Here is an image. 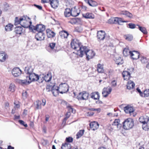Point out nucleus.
<instances>
[{"label":"nucleus","instance_id":"nucleus-1","mask_svg":"<svg viewBox=\"0 0 149 149\" xmlns=\"http://www.w3.org/2000/svg\"><path fill=\"white\" fill-rule=\"evenodd\" d=\"M71 47L73 49L75 50L76 52H74L78 56H82L81 53H82V49L84 47L81 45L79 41L77 39L72 40L70 43Z\"/></svg>","mask_w":149,"mask_h":149},{"label":"nucleus","instance_id":"nucleus-2","mask_svg":"<svg viewBox=\"0 0 149 149\" xmlns=\"http://www.w3.org/2000/svg\"><path fill=\"white\" fill-rule=\"evenodd\" d=\"M53 89L52 90V92L53 94L55 95L54 93L55 91L57 92L58 91L60 93L63 94L67 92L69 90V86L66 83H62L60 84L58 87H57V88L54 90L53 87Z\"/></svg>","mask_w":149,"mask_h":149},{"label":"nucleus","instance_id":"nucleus-3","mask_svg":"<svg viewBox=\"0 0 149 149\" xmlns=\"http://www.w3.org/2000/svg\"><path fill=\"white\" fill-rule=\"evenodd\" d=\"M21 26L25 28H28L32 24L30 18L26 16H24L21 17Z\"/></svg>","mask_w":149,"mask_h":149},{"label":"nucleus","instance_id":"nucleus-4","mask_svg":"<svg viewBox=\"0 0 149 149\" xmlns=\"http://www.w3.org/2000/svg\"><path fill=\"white\" fill-rule=\"evenodd\" d=\"M82 49V53H81L82 56H78L80 57H82L83 55L85 54L86 55V58L88 60H89L90 59L92 58L93 56V54L92 53L93 52L92 50L88 49L86 46H84Z\"/></svg>","mask_w":149,"mask_h":149},{"label":"nucleus","instance_id":"nucleus-5","mask_svg":"<svg viewBox=\"0 0 149 149\" xmlns=\"http://www.w3.org/2000/svg\"><path fill=\"white\" fill-rule=\"evenodd\" d=\"M134 125L133 120L130 118H128L123 122V127L126 130H129L132 128Z\"/></svg>","mask_w":149,"mask_h":149},{"label":"nucleus","instance_id":"nucleus-6","mask_svg":"<svg viewBox=\"0 0 149 149\" xmlns=\"http://www.w3.org/2000/svg\"><path fill=\"white\" fill-rule=\"evenodd\" d=\"M127 22L128 21H124L121 18L118 17H111L108 21V23L109 24H118L119 25H121L122 23Z\"/></svg>","mask_w":149,"mask_h":149},{"label":"nucleus","instance_id":"nucleus-7","mask_svg":"<svg viewBox=\"0 0 149 149\" xmlns=\"http://www.w3.org/2000/svg\"><path fill=\"white\" fill-rule=\"evenodd\" d=\"M40 80L39 81L40 83H42L45 80L46 82H49L51 81L52 78V76L50 73H47L45 75L44 74L40 76Z\"/></svg>","mask_w":149,"mask_h":149},{"label":"nucleus","instance_id":"nucleus-8","mask_svg":"<svg viewBox=\"0 0 149 149\" xmlns=\"http://www.w3.org/2000/svg\"><path fill=\"white\" fill-rule=\"evenodd\" d=\"M26 77L28 79L29 81H31V83L32 81H39L40 80V76L33 72L29 74L28 76H26Z\"/></svg>","mask_w":149,"mask_h":149},{"label":"nucleus","instance_id":"nucleus-9","mask_svg":"<svg viewBox=\"0 0 149 149\" xmlns=\"http://www.w3.org/2000/svg\"><path fill=\"white\" fill-rule=\"evenodd\" d=\"M89 96L88 93L85 91L79 93L77 97V98L79 100H86L88 99Z\"/></svg>","mask_w":149,"mask_h":149},{"label":"nucleus","instance_id":"nucleus-10","mask_svg":"<svg viewBox=\"0 0 149 149\" xmlns=\"http://www.w3.org/2000/svg\"><path fill=\"white\" fill-rule=\"evenodd\" d=\"M112 88L110 87L104 88L102 90V94L104 97H107L111 92Z\"/></svg>","mask_w":149,"mask_h":149},{"label":"nucleus","instance_id":"nucleus-11","mask_svg":"<svg viewBox=\"0 0 149 149\" xmlns=\"http://www.w3.org/2000/svg\"><path fill=\"white\" fill-rule=\"evenodd\" d=\"M22 73V71L18 68H14L12 70V74L15 77L20 76Z\"/></svg>","mask_w":149,"mask_h":149},{"label":"nucleus","instance_id":"nucleus-12","mask_svg":"<svg viewBox=\"0 0 149 149\" xmlns=\"http://www.w3.org/2000/svg\"><path fill=\"white\" fill-rule=\"evenodd\" d=\"M106 33L104 31H100L97 32V39L100 40H103L105 37Z\"/></svg>","mask_w":149,"mask_h":149},{"label":"nucleus","instance_id":"nucleus-13","mask_svg":"<svg viewBox=\"0 0 149 149\" xmlns=\"http://www.w3.org/2000/svg\"><path fill=\"white\" fill-rule=\"evenodd\" d=\"M45 34L43 32H38L35 36V38L38 41L43 40L45 38Z\"/></svg>","mask_w":149,"mask_h":149},{"label":"nucleus","instance_id":"nucleus-14","mask_svg":"<svg viewBox=\"0 0 149 149\" xmlns=\"http://www.w3.org/2000/svg\"><path fill=\"white\" fill-rule=\"evenodd\" d=\"M66 142L63 143L61 147V149H71L70 143H72L73 140H66Z\"/></svg>","mask_w":149,"mask_h":149},{"label":"nucleus","instance_id":"nucleus-15","mask_svg":"<svg viewBox=\"0 0 149 149\" xmlns=\"http://www.w3.org/2000/svg\"><path fill=\"white\" fill-rule=\"evenodd\" d=\"M45 26L44 25L42 24H38L35 26V30L38 32H43L45 30Z\"/></svg>","mask_w":149,"mask_h":149},{"label":"nucleus","instance_id":"nucleus-16","mask_svg":"<svg viewBox=\"0 0 149 149\" xmlns=\"http://www.w3.org/2000/svg\"><path fill=\"white\" fill-rule=\"evenodd\" d=\"M120 123L119 119H115L112 123V125L116 127L117 130H119L122 127V125Z\"/></svg>","mask_w":149,"mask_h":149},{"label":"nucleus","instance_id":"nucleus-17","mask_svg":"<svg viewBox=\"0 0 149 149\" xmlns=\"http://www.w3.org/2000/svg\"><path fill=\"white\" fill-rule=\"evenodd\" d=\"M124 110L125 112L127 113L131 114L134 111L133 108L130 105H127L124 108Z\"/></svg>","mask_w":149,"mask_h":149},{"label":"nucleus","instance_id":"nucleus-18","mask_svg":"<svg viewBox=\"0 0 149 149\" xmlns=\"http://www.w3.org/2000/svg\"><path fill=\"white\" fill-rule=\"evenodd\" d=\"M130 56L133 59H138L139 56V54L138 52L133 51H132L130 54Z\"/></svg>","mask_w":149,"mask_h":149},{"label":"nucleus","instance_id":"nucleus-19","mask_svg":"<svg viewBox=\"0 0 149 149\" xmlns=\"http://www.w3.org/2000/svg\"><path fill=\"white\" fill-rule=\"evenodd\" d=\"M122 74L125 80H128L131 77L130 74L128 71H124L122 72Z\"/></svg>","mask_w":149,"mask_h":149},{"label":"nucleus","instance_id":"nucleus-20","mask_svg":"<svg viewBox=\"0 0 149 149\" xmlns=\"http://www.w3.org/2000/svg\"><path fill=\"white\" fill-rule=\"evenodd\" d=\"M33 68L31 65H28L25 67L24 71L27 74L29 75L33 73Z\"/></svg>","mask_w":149,"mask_h":149},{"label":"nucleus","instance_id":"nucleus-21","mask_svg":"<svg viewBox=\"0 0 149 149\" xmlns=\"http://www.w3.org/2000/svg\"><path fill=\"white\" fill-rule=\"evenodd\" d=\"M18 83L22 85H27L31 83L28 79L26 77V79L24 80L19 79L18 80Z\"/></svg>","mask_w":149,"mask_h":149},{"label":"nucleus","instance_id":"nucleus-22","mask_svg":"<svg viewBox=\"0 0 149 149\" xmlns=\"http://www.w3.org/2000/svg\"><path fill=\"white\" fill-rule=\"evenodd\" d=\"M119 14L120 15H125L126 17L130 18H132L133 17L132 14L127 10H123L120 11Z\"/></svg>","mask_w":149,"mask_h":149},{"label":"nucleus","instance_id":"nucleus-23","mask_svg":"<svg viewBox=\"0 0 149 149\" xmlns=\"http://www.w3.org/2000/svg\"><path fill=\"white\" fill-rule=\"evenodd\" d=\"M149 120V118L147 116H141L139 118V120L141 123H147Z\"/></svg>","mask_w":149,"mask_h":149},{"label":"nucleus","instance_id":"nucleus-24","mask_svg":"<svg viewBox=\"0 0 149 149\" xmlns=\"http://www.w3.org/2000/svg\"><path fill=\"white\" fill-rule=\"evenodd\" d=\"M134 83L131 81H128L127 85V88L130 90L134 88L135 86Z\"/></svg>","mask_w":149,"mask_h":149},{"label":"nucleus","instance_id":"nucleus-25","mask_svg":"<svg viewBox=\"0 0 149 149\" xmlns=\"http://www.w3.org/2000/svg\"><path fill=\"white\" fill-rule=\"evenodd\" d=\"M97 71L99 73H102L104 72L103 65L100 63L97 64Z\"/></svg>","mask_w":149,"mask_h":149},{"label":"nucleus","instance_id":"nucleus-26","mask_svg":"<svg viewBox=\"0 0 149 149\" xmlns=\"http://www.w3.org/2000/svg\"><path fill=\"white\" fill-rule=\"evenodd\" d=\"M50 4L52 8H56L58 5V0H53L50 2Z\"/></svg>","mask_w":149,"mask_h":149},{"label":"nucleus","instance_id":"nucleus-27","mask_svg":"<svg viewBox=\"0 0 149 149\" xmlns=\"http://www.w3.org/2000/svg\"><path fill=\"white\" fill-rule=\"evenodd\" d=\"M47 37L49 38H53L55 35V33L49 29L47 30Z\"/></svg>","mask_w":149,"mask_h":149},{"label":"nucleus","instance_id":"nucleus-28","mask_svg":"<svg viewBox=\"0 0 149 149\" xmlns=\"http://www.w3.org/2000/svg\"><path fill=\"white\" fill-rule=\"evenodd\" d=\"M6 57H7V55L4 52H0V62L4 61Z\"/></svg>","mask_w":149,"mask_h":149},{"label":"nucleus","instance_id":"nucleus-29","mask_svg":"<svg viewBox=\"0 0 149 149\" xmlns=\"http://www.w3.org/2000/svg\"><path fill=\"white\" fill-rule=\"evenodd\" d=\"M114 60L116 63L118 65L121 64L123 63V59L119 56L116 57Z\"/></svg>","mask_w":149,"mask_h":149},{"label":"nucleus","instance_id":"nucleus-30","mask_svg":"<svg viewBox=\"0 0 149 149\" xmlns=\"http://www.w3.org/2000/svg\"><path fill=\"white\" fill-rule=\"evenodd\" d=\"M59 34L62 38H67L69 35L68 32L65 31L60 32Z\"/></svg>","mask_w":149,"mask_h":149},{"label":"nucleus","instance_id":"nucleus-31","mask_svg":"<svg viewBox=\"0 0 149 149\" xmlns=\"http://www.w3.org/2000/svg\"><path fill=\"white\" fill-rule=\"evenodd\" d=\"M64 14L65 17H66L71 15V10L70 8H66L64 11Z\"/></svg>","mask_w":149,"mask_h":149},{"label":"nucleus","instance_id":"nucleus-32","mask_svg":"<svg viewBox=\"0 0 149 149\" xmlns=\"http://www.w3.org/2000/svg\"><path fill=\"white\" fill-rule=\"evenodd\" d=\"M71 11V15L74 17L78 16L79 14V12H77V10L75 9V7L72 8Z\"/></svg>","mask_w":149,"mask_h":149},{"label":"nucleus","instance_id":"nucleus-33","mask_svg":"<svg viewBox=\"0 0 149 149\" xmlns=\"http://www.w3.org/2000/svg\"><path fill=\"white\" fill-rule=\"evenodd\" d=\"M132 51H130L129 49L125 48L123 50V53L125 56H127L131 54Z\"/></svg>","mask_w":149,"mask_h":149},{"label":"nucleus","instance_id":"nucleus-34","mask_svg":"<svg viewBox=\"0 0 149 149\" xmlns=\"http://www.w3.org/2000/svg\"><path fill=\"white\" fill-rule=\"evenodd\" d=\"M22 28L21 26H17L15 29V32L17 34H21L22 33Z\"/></svg>","mask_w":149,"mask_h":149},{"label":"nucleus","instance_id":"nucleus-35","mask_svg":"<svg viewBox=\"0 0 149 149\" xmlns=\"http://www.w3.org/2000/svg\"><path fill=\"white\" fill-rule=\"evenodd\" d=\"M84 130H80L76 134V139H78L81 137L84 134Z\"/></svg>","mask_w":149,"mask_h":149},{"label":"nucleus","instance_id":"nucleus-36","mask_svg":"<svg viewBox=\"0 0 149 149\" xmlns=\"http://www.w3.org/2000/svg\"><path fill=\"white\" fill-rule=\"evenodd\" d=\"M136 25L138 26V28L139 30L143 34H146L147 33V31L145 28L144 27H141L138 24Z\"/></svg>","mask_w":149,"mask_h":149},{"label":"nucleus","instance_id":"nucleus-37","mask_svg":"<svg viewBox=\"0 0 149 149\" xmlns=\"http://www.w3.org/2000/svg\"><path fill=\"white\" fill-rule=\"evenodd\" d=\"M149 96V89H146L144 91L142 97H147Z\"/></svg>","mask_w":149,"mask_h":149},{"label":"nucleus","instance_id":"nucleus-38","mask_svg":"<svg viewBox=\"0 0 149 149\" xmlns=\"http://www.w3.org/2000/svg\"><path fill=\"white\" fill-rule=\"evenodd\" d=\"M13 25L10 24H8L6 26L5 29L6 31H10L12 30Z\"/></svg>","mask_w":149,"mask_h":149},{"label":"nucleus","instance_id":"nucleus-39","mask_svg":"<svg viewBox=\"0 0 149 149\" xmlns=\"http://www.w3.org/2000/svg\"><path fill=\"white\" fill-rule=\"evenodd\" d=\"M15 85L14 84L11 83L9 86L8 91L12 92L15 91Z\"/></svg>","mask_w":149,"mask_h":149},{"label":"nucleus","instance_id":"nucleus-40","mask_svg":"<svg viewBox=\"0 0 149 149\" xmlns=\"http://www.w3.org/2000/svg\"><path fill=\"white\" fill-rule=\"evenodd\" d=\"M83 16L86 18H93V15L92 13H87L86 14H83Z\"/></svg>","mask_w":149,"mask_h":149},{"label":"nucleus","instance_id":"nucleus-41","mask_svg":"<svg viewBox=\"0 0 149 149\" xmlns=\"http://www.w3.org/2000/svg\"><path fill=\"white\" fill-rule=\"evenodd\" d=\"M36 108L37 109H41V108L42 102L41 101L37 100L36 102Z\"/></svg>","mask_w":149,"mask_h":149},{"label":"nucleus","instance_id":"nucleus-42","mask_svg":"<svg viewBox=\"0 0 149 149\" xmlns=\"http://www.w3.org/2000/svg\"><path fill=\"white\" fill-rule=\"evenodd\" d=\"M100 95L97 92L94 93V100H98L100 98Z\"/></svg>","mask_w":149,"mask_h":149},{"label":"nucleus","instance_id":"nucleus-43","mask_svg":"<svg viewBox=\"0 0 149 149\" xmlns=\"http://www.w3.org/2000/svg\"><path fill=\"white\" fill-rule=\"evenodd\" d=\"M124 38L125 39L129 41H130L133 39V36L130 35L125 36Z\"/></svg>","mask_w":149,"mask_h":149},{"label":"nucleus","instance_id":"nucleus-44","mask_svg":"<svg viewBox=\"0 0 149 149\" xmlns=\"http://www.w3.org/2000/svg\"><path fill=\"white\" fill-rule=\"evenodd\" d=\"M99 125L97 122L94 121V131L98 128Z\"/></svg>","mask_w":149,"mask_h":149},{"label":"nucleus","instance_id":"nucleus-45","mask_svg":"<svg viewBox=\"0 0 149 149\" xmlns=\"http://www.w3.org/2000/svg\"><path fill=\"white\" fill-rule=\"evenodd\" d=\"M21 17L19 19L18 17H16L15 19V25H17L19 24H20L21 25Z\"/></svg>","mask_w":149,"mask_h":149},{"label":"nucleus","instance_id":"nucleus-46","mask_svg":"<svg viewBox=\"0 0 149 149\" xmlns=\"http://www.w3.org/2000/svg\"><path fill=\"white\" fill-rule=\"evenodd\" d=\"M75 30L77 32H81L82 31L83 29L81 26H77L75 28Z\"/></svg>","mask_w":149,"mask_h":149},{"label":"nucleus","instance_id":"nucleus-47","mask_svg":"<svg viewBox=\"0 0 149 149\" xmlns=\"http://www.w3.org/2000/svg\"><path fill=\"white\" fill-rule=\"evenodd\" d=\"M67 107L68 108L69 111L70 112H72L73 113H75V110L73 109L70 106H68Z\"/></svg>","mask_w":149,"mask_h":149},{"label":"nucleus","instance_id":"nucleus-48","mask_svg":"<svg viewBox=\"0 0 149 149\" xmlns=\"http://www.w3.org/2000/svg\"><path fill=\"white\" fill-rule=\"evenodd\" d=\"M28 95L27 92L26 91H23V93H22V96L23 98L24 99H26L27 97H28Z\"/></svg>","mask_w":149,"mask_h":149},{"label":"nucleus","instance_id":"nucleus-49","mask_svg":"<svg viewBox=\"0 0 149 149\" xmlns=\"http://www.w3.org/2000/svg\"><path fill=\"white\" fill-rule=\"evenodd\" d=\"M128 26V27L131 29H133L135 28L136 27V26L135 24L132 23H130L129 24Z\"/></svg>","mask_w":149,"mask_h":149},{"label":"nucleus","instance_id":"nucleus-50","mask_svg":"<svg viewBox=\"0 0 149 149\" xmlns=\"http://www.w3.org/2000/svg\"><path fill=\"white\" fill-rule=\"evenodd\" d=\"M141 61L143 63H145L147 62V59L144 57H142L141 58Z\"/></svg>","mask_w":149,"mask_h":149},{"label":"nucleus","instance_id":"nucleus-51","mask_svg":"<svg viewBox=\"0 0 149 149\" xmlns=\"http://www.w3.org/2000/svg\"><path fill=\"white\" fill-rule=\"evenodd\" d=\"M142 128L143 130H147L149 129L147 125V123H143Z\"/></svg>","mask_w":149,"mask_h":149},{"label":"nucleus","instance_id":"nucleus-52","mask_svg":"<svg viewBox=\"0 0 149 149\" xmlns=\"http://www.w3.org/2000/svg\"><path fill=\"white\" fill-rule=\"evenodd\" d=\"M85 2L88 3L90 6H93V1L92 0H85Z\"/></svg>","mask_w":149,"mask_h":149},{"label":"nucleus","instance_id":"nucleus-53","mask_svg":"<svg viewBox=\"0 0 149 149\" xmlns=\"http://www.w3.org/2000/svg\"><path fill=\"white\" fill-rule=\"evenodd\" d=\"M19 122L20 123V124L24 126L25 127H26L28 126L27 124H25L24 122L22 120H19Z\"/></svg>","mask_w":149,"mask_h":149},{"label":"nucleus","instance_id":"nucleus-54","mask_svg":"<svg viewBox=\"0 0 149 149\" xmlns=\"http://www.w3.org/2000/svg\"><path fill=\"white\" fill-rule=\"evenodd\" d=\"M112 86L113 87L116 86L117 85V82L115 80L112 81L111 83Z\"/></svg>","mask_w":149,"mask_h":149},{"label":"nucleus","instance_id":"nucleus-55","mask_svg":"<svg viewBox=\"0 0 149 149\" xmlns=\"http://www.w3.org/2000/svg\"><path fill=\"white\" fill-rule=\"evenodd\" d=\"M55 45L56 44L55 43H52L50 44L49 47L52 49H53L55 47Z\"/></svg>","mask_w":149,"mask_h":149},{"label":"nucleus","instance_id":"nucleus-56","mask_svg":"<svg viewBox=\"0 0 149 149\" xmlns=\"http://www.w3.org/2000/svg\"><path fill=\"white\" fill-rule=\"evenodd\" d=\"M34 6L40 10H42V7L40 5H38L35 4H34Z\"/></svg>","mask_w":149,"mask_h":149},{"label":"nucleus","instance_id":"nucleus-57","mask_svg":"<svg viewBox=\"0 0 149 149\" xmlns=\"http://www.w3.org/2000/svg\"><path fill=\"white\" fill-rule=\"evenodd\" d=\"M136 90L139 93V94L140 96L142 97L143 93L141 92L140 90L138 88H137Z\"/></svg>","mask_w":149,"mask_h":149},{"label":"nucleus","instance_id":"nucleus-58","mask_svg":"<svg viewBox=\"0 0 149 149\" xmlns=\"http://www.w3.org/2000/svg\"><path fill=\"white\" fill-rule=\"evenodd\" d=\"M52 0H41V2L43 3H49L51 2Z\"/></svg>","mask_w":149,"mask_h":149},{"label":"nucleus","instance_id":"nucleus-59","mask_svg":"<svg viewBox=\"0 0 149 149\" xmlns=\"http://www.w3.org/2000/svg\"><path fill=\"white\" fill-rule=\"evenodd\" d=\"M29 29L30 30H33L34 29L35 30V26L32 25L31 24V25H30V26L29 27Z\"/></svg>","mask_w":149,"mask_h":149},{"label":"nucleus","instance_id":"nucleus-60","mask_svg":"<svg viewBox=\"0 0 149 149\" xmlns=\"http://www.w3.org/2000/svg\"><path fill=\"white\" fill-rule=\"evenodd\" d=\"M90 128L92 129V130H93V122L90 123L89 124Z\"/></svg>","mask_w":149,"mask_h":149},{"label":"nucleus","instance_id":"nucleus-61","mask_svg":"<svg viewBox=\"0 0 149 149\" xmlns=\"http://www.w3.org/2000/svg\"><path fill=\"white\" fill-rule=\"evenodd\" d=\"M52 88L51 87H49V86H47L46 87V91L47 92L50 91L51 88Z\"/></svg>","mask_w":149,"mask_h":149},{"label":"nucleus","instance_id":"nucleus-62","mask_svg":"<svg viewBox=\"0 0 149 149\" xmlns=\"http://www.w3.org/2000/svg\"><path fill=\"white\" fill-rule=\"evenodd\" d=\"M14 104L15 105V107L17 108H19L20 107V105L19 104H16V102H14Z\"/></svg>","mask_w":149,"mask_h":149},{"label":"nucleus","instance_id":"nucleus-63","mask_svg":"<svg viewBox=\"0 0 149 149\" xmlns=\"http://www.w3.org/2000/svg\"><path fill=\"white\" fill-rule=\"evenodd\" d=\"M88 116H91L93 115V112L91 111H89L88 112Z\"/></svg>","mask_w":149,"mask_h":149},{"label":"nucleus","instance_id":"nucleus-64","mask_svg":"<svg viewBox=\"0 0 149 149\" xmlns=\"http://www.w3.org/2000/svg\"><path fill=\"white\" fill-rule=\"evenodd\" d=\"M46 104V100H45L44 99L42 100V103L41 105L43 106H45Z\"/></svg>","mask_w":149,"mask_h":149}]
</instances>
